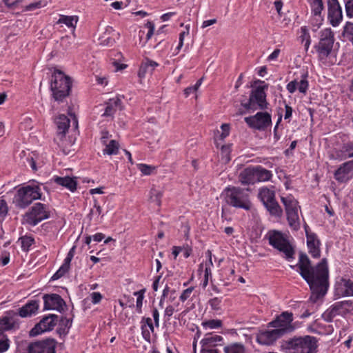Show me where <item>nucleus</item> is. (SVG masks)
<instances>
[{
    "label": "nucleus",
    "mask_w": 353,
    "mask_h": 353,
    "mask_svg": "<svg viewBox=\"0 0 353 353\" xmlns=\"http://www.w3.org/2000/svg\"><path fill=\"white\" fill-rule=\"evenodd\" d=\"M121 100L118 98H113L109 100L103 113V117H110L116 112L117 108L120 105Z\"/></svg>",
    "instance_id": "30"
},
{
    "label": "nucleus",
    "mask_w": 353,
    "mask_h": 353,
    "mask_svg": "<svg viewBox=\"0 0 353 353\" xmlns=\"http://www.w3.org/2000/svg\"><path fill=\"white\" fill-rule=\"evenodd\" d=\"M203 81V78L199 79L194 85L190 86L184 90V94L188 97L191 93L196 92L201 86Z\"/></svg>",
    "instance_id": "51"
},
{
    "label": "nucleus",
    "mask_w": 353,
    "mask_h": 353,
    "mask_svg": "<svg viewBox=\"0 0 353 353\" xmlns=\"http://www.w3.org/2000/svg\"><path fill=\"white\" fill-rule=\"evenodd\" d=\"M78 22L77 16H66L60 15L59 20L57 21V24H64L68 28L74 29Z\"/></svg>",
    "instance_id": "32"
},
{
    "label": "nucleus",
    "mask_w": 353,
    "mask_h": 353,
    "mask_svg": "<svg viewBox=\"0 0 353 353\" xmlns=\"http://www.w3.org/2000/svg\"><path fill=\"white\" fill-rule=\"evenodd\" d=\"M317 343L316 337L307 335L283 341L281 347L288 353H316Z\"/></svg>",
    "instance_id": "2"
},
{
    "label": "nucleus",
    "mask_w": 353,
    "mask_h": 353,
    "mask_svg": "<svg viewBox=\"0 0 353 353\" xmlns=\"http://www.w3.org/2000/svg\"><path fill=\"white\" fill-rule=\"evenodd\" d=\"M351 305L352 302L350 301H343L336 302L334 305H332L330 307V308L327 310L328 314L331 316H335L341 313L342 309H346L347 307H350Z\"/></svg>",
    "instance_id": "29"
},
{
    "label": "nucleus",
    "mask_w": 353,
    "mask_h": 353,
    "mask_svg": "<svg viewBox=\"0 0 353 353\" xmlns=\"http://www.w3.org/2000/svg\"><path fill=\"white\" fill-rule=\"evenodd\" d=\"M189 31H190V26L187 25V26H185V30L183 31L182 32L180 33L179 39V45H178V46L176 47V48L175 50H176V54L179 53V52L180 51V50L183 47L184 38H185V37L186 35L189 34Z\"/></svg>",
    "instance_id": "46"
},
{
    "label": "nucleus",
    "mask_w": 353,
    "mask_h": 353,
    "mask_svg": "<svg viewBox=\"0 0 353 353\" xmlns=\"http://www.w3.org/2000/svg\"><path fill=\"white\" fill-rule=\"evenodd\" d=\"M193 290H194L193 287H190V288H187L186 290H185L182 292V294H181V296L179 297L180 300L183 302L186 301L190 296Z\"/></svg>",
    "instance_id": "57"
},
{
    "label": "nucleus",
    "mask_w": 353,
    "mask_h": 353,
    "mask_svg": "<svg viewBox=\"0 0 353 353\" xmlns=\"http://www.w3.org/2000/svg\"><path fill=\"white\" fill-rule=\"evenodd\" d=\"M332 157L339 160H343L353 157V143H347L342 145L339 150H336L332 154Z\"/></svg>",
    "instance_id": "25"
},
{
    "label": "nucleus",
    "mask_w": 353,
    "mask_h": 353,
    "mask_svg": "<svg viewBox=\"0 0 353 353\" xmlns=\"http://www.w3.org/2000/svg\"><path fill=\"white\" fill-rule=\"evenodd\" d=\"M56 344L53 339L32 343L28 346V353H55Z\"/></svg>",
    "instance_id": "15"
},
{
    "label": "nucleus",
    "mask_w": 353,
    "mask_h": 353,
    "mask_svg": "<svg viewBox=\"0 0 353 353\" xmlns=\"http://www.w3.org/2000/svg\"><path fill=\"white\" fill-rule=\"evenodd\" d=\"M239 181L242 185L255 183L256 182L255 167H248L243 170L239 174Z\"/></svg>",
    "instance_id": "23"
},
{
    "label": "nucleus",
    "mask_w": 353,
    "mask_h": 353,
    "mask_svg": "<svg viewBox=\"0 0 353 353\" xmlns=\"http://www.w3.org/2000/svg\"><path fill=\"white\" fill-rule=\"evenodd\" d=\"M69 268L62 264L59 269L53 274L51 279L54 281L64 276L69 270Z\"/></svg>",
    "instance_id": "50"
},
{
    "label": "nucleus",
    "mask_w": 353,
    "mask_h": 353,
    "mask_svg": "<svg viewBox=\"0 0 353 353\" xmlns=\"http://www.w3.org/2000/svg\"><path fill=\"white\" fill-rule=\"evenodd\" d=\"M102 213V209L98 202L95 200L93 208L91 209L88 216L91 219L93 216L99 217Z\"/></svg>",
    "instance_id": "49"
},
{
    "label": "nucleus",
    "mask_w": 353,
    "mask_h": 353,
    "mask_svg": "<svg viewBox=\"0 0 353 353\" xmlns=\"http://www.w3.org/2000/svg\"><path fill=\"white\" fill-rule=\"evenodd\" d=\"M152 316L154 321V325L158 327L159 326V313L157 308L152 310Z\"/></svg>",
    "instance_id": "63"
},
{
    "label": "nucleus",
    "mask_w": 353,
    "mask_h": 353,
    "mask_svg": "<svg viewBox=\"0 0 353 353\" xmlns=\"http://www.w3.org/2000/svg\"><path fill=\"white\" fill-rule=\"evenodd\" d=\"M145 289L134 292V295L137 296L136 307L139 313L141 312L143 300L144 299Z\"/></svg>",
    "instance_id": "43"
},
{
    "label": "nucleus",
    "mask_w": 353,
    "mask_h": 353,
    "mask_svg": "<svg viewBox=\"0 0 353 353\" xmlns=\"http://www.w3.org/2000/svg\"><path fill=\"white\" fill-rule=\"evenodd\" d=\"M328 19L331 25L336 27L343 19L342 8L338 0H327Z\"/></svg>",
    "instance_id": "17"
},
{
    "label": "nucleus",
    "mask_w": 353,
    "mask_h": 353,
    "mask_svg": "<svg viewBox=\"0 0 353 353\" xmlns=\"http://www.w3.org/2000/svg\"><path fill=\"white\" fill-rule=\"evenodd\" d=\"M18 314L13 310L8 311L6 314L0 319V330L3 332L19 327Z\"/></svg>",
    "instance_id": "18"
},
{
    "label": "nucleus",
    "mask_w": 353,
    "mask_h": 353,
    "mask_svg": "<svg viewBox=\"0 0 353 353\" xmlns=\"http://www.w3.org/2000/svg\"><path fill=\"white\" fill-rule=\"evenodd\" d=\"M58 321L59 316L56 314H49L43 317L30 330V335L32 336H35L43 332L52 330L57 325Z\"/></svg>",
    "instance_id": "13"
},
{
    "label": "nucleus",
    "mask_w": 353,
    "mask_h": 353,
    "mask_svg": "<svg viewBox=\"0 0 353 353\" xmlns=\"http://www.w3.org/2000/svg\"><path fill=\"white\" fill-rule=\"evenodd\" d=\"M45 5H46V3L44 1H37V2H34V3H30L27 6V8H28V10H34V9H36V8L43 7Z\"/></svg>",
    "instance_id": "60"
},
{
    "label": "nucleus",
    "mask_w": 353,
    "mask_h": 353,
    "mask_svg": "<svg viewBox=\"0 0 353 353\" xmlns=\"http://www.w3.org/2000/svg\"><path fill=\"white\" fill-rule=\"evenodd\" d=\"M10 347V340L8 336L0 330V353H3L8 350Z\"/></svg>",
    "instance_id": "40"
},
{
    "label": "nucleus",
    "mask_w": 353,
    "mask_h": 353,
    "mask_svg": "<svg viewBox=\"0 0 353 353\" xmlns=\"http://www.w3.org/2000/svg\"><path fill=\"white\" fill-rule=\"evenodd\" d=\"M285 115H284V119H290L292 114V112H293L292 108L289 105L285 104Z\"/></svg>",
    "instance_id": "64"
},
{
    "label": "nucleus",
    "mask_w": 353,
    "mask_h": 353,
    "mask_svg": "<svg viewBox=\"0 0 353 353\" xmlns=\"http://www.w3.org/2000/svg\"><path fill=\"white\" fill-rule=\"evenodd\" d=\"M301 41L302 42L305 43V50H307L311 43L310 35L309 34L307 28L305 26L301 27Z\"/></svg>",
    "instance_id": "42"
},
{
    "label": "nucleus",
    "mask_w": 353,
    "mask_h": 353,
    "mask_svg": "<svg viewBox=\"0 0 353 353\" xmlns=\"http://www.w3.org/2000/svg\"><path fill=\"white\" fill-rule=\"evenodd\" d=\"M71 88L70 78L60 70H55L52 74L50 90L55 101H62L69 95Z\"/></svg>",
    "instance_id": "3"
},
{
    "label": "nucleus",
    "mask_w": 353,
    "mask_h": 353,
    "mask_svg": "<svg viewBox=\"0 0 353 353\" xmlns=\"http://www.w3.org/2000/svg\"><path fill=\"white\" fill-rule=\"evenodd\" d=\"M142 330V335L144 339H145L148 341H150V330H148L146 327L145 325H142L141 326Z\"/></svg>",
    "instance_id": "62"
},
{
    "label": "nucleus",
    "mask_w": 353,
    "mask_h": 353,
    "mask_svg": "<svg viewBox=\"0 0 353 353\" xmlns=\"http://www.w3.org/2000/svg\"><path fill=\"white\" fill-rule=\"evenodd\" d=\"M145 27L148 29V32L146 35V39L148 41L154 34V24L152 21H148L145 24Z\"/></svg>",
    "instance_id": "58"
},
{
    "label": "nucleus",
    "mask_w": 353,
    "mask_h": 353,
    "mask_svg": "<svg viewBox=\"0 0 353 353\" xmlns=\"http://www.w3.org/2000/svg\"><path fill=\"white\" fill-rule=\"evenodd\" d=\"M49 216L48 208L43 203H37L31 208L30 211L26 214L24 219L27 223L36 225L41 221L49 218Z\"/></svg>",
    "instance_id": "10"
},
{
    "label": "nucleus",
    "mask_w": 353,
    "mask_h": 353,
    "mask_svg": "<svg viewBox=\"0 0 353 353\" xmlns=\"http://www.w3.org/2000/svg\"><path fill=\"white\" fill-rule=\"evenodd\" d=\"M256 171V180L258 181H268L270 180L272 174L270 170H268L261 166L255 167Z\"/></svg>",
    "instance_id": "33"
},
{
    "label": "nucleus",
    "mask_w": 353,
    "mask_h": 353,
    "mask_svg": "<svg viewBox=\"0 0 353 353\" xmlns=\"http://www.w3.org/2000/svg\"><path fill=\"white\" fill-rule=\"evenodd\" d=\"M41 189L39 185H26L20 188L14 198L16 206L25 208L34 200L41 199Z\"/></svg>",
    "instance_id": "6"
},
{
    "label": "nucleus",
    "mask_w": 353,
    "mask_h": 353,
    "mask_svg": "<svg viewBox=\"0 0 353 353\" xmlns=\"http://www.w3.org/2000/svg\"><path fill=\"white\" fill-rule=\"evenodd\" d=\"M244 121L250 128L261 131L272 124L271 115L266 112H259L253 116L245 117Z\"/></svg>",
    "instance_id": "11"
},
{
    "label": "nucleus",
    "mask_w": 353,
    "mask_h": 353,
    "mask_svg": "<svg viewBox=\"0 0 353 353\" xmlns=\"http://www.w3.org/2000/svg\"><path fill=\"white\" fill-rule=\"evenodd\" d=\"M53 181L58 185L66 188L71 192H74L77 189V183L74 178L70 176H54Z\"/></svg>",
    "instance_id": "27"
},
{
    "label": "nucleus",
    "mask_w": 353,
    "mask_h": 353,
    "mask_svg": "<svg viewBox=\"0 0 353 353\" xmlns=\"http://www.w3.org/2000/svg\"><path fill=\"white\" fill-rule=\"evenodd\" d=\"M8 212V208L6 201L3 199L0 200V223L5 219Z\"/></svg>",
    "instance_id": "52"
},
{
    "label": "nucleus",
    "mask_w": 353,
    "mask_h": 353,
    "mask_svg": "<svg viewBox=\"0 0 353 353\" xmlns=\"http://www.w3.org/2000/svg\"><path fill=\"white\" fill-rule=\"evenodd\" d=\"M44 302L43 310H54L59 312L64 310L65 303L61 296L57 294H45L43 296Z\"/></svg>",
    "instance_id": "16"
},
{
    "label": "nucleus",
    "mask_w": 353,
    "mask_h": 353,
    "mask_svg": "<svg viewBox=\"0 0 353 353\" xmlns=\"http://www.w3.org/2000/svg\"><path fill=\"white\" fill-rule=\"evenodd\" d=\"M230 145H222L221 148V154L222 155V159L225 162H228L230 160Z\"/></svg>",
    "instance_id": "53"
},
{
    "label": "nucleus",
    "mask_w": 353,
    "mask_h": 353,
    "mask_svg": "<svg viewBox=\"0 0 353 353\" xmlns=\"http://www.w3.org/2000/svg\"><path fill=\"white\" fill-rule=\"evenodd\" d=\"M223 340L222 336L219 335L214 336H206L201 341L203 346H213L216 343L220 342Z\"/></svg>",
    "instance_id": "38"
},
{
    "label": "nucleus",
    "mask_w": 353,
    "mask_h": 353,
    "mask_svg": "<svg viewBox=\"0 0 353 353\" xmlns=\"http://www.w3.org/2000/svg\"><path fill=\"white\" fill-rule=\"evenodd\" d=\"M223 195L225 202L234 208L249 210L252 204L249 199V194L245 189L237 187L226 188Z\"/></svg>",
    "instance_id": "4"
},
{
    "label": "nucleus",
    "mask_w": 353,
    "mask_h": 353,
    "mask_svg": "<svg viewBox=\"0 0 353 353\" xmlns=\"http://www.w3.org/2000/svg\"><path fill=\"white\" fill-rule=\"evenodd\" d=\"M159 64L148 58H145L141 64L138 72V76L140 79H143L146 74H152Z\"/></svg>",
    "instance_id": "26"
},
{
    "label": "nucleus",
    "mask_w": 353,
    "mask_h": 353,
    "mask_svg": "<svg viewBox=\"0 0 353 353\" xmlns=\"http://www.w3.org/2000/svg\"><path fill=\"white\" fill-rule=\"evenodd\" d=\"M334 296L339 298L353 296V281L346 277H337L334 284Z\"/></svg>",
    "instance_id": "14"
},
{
    "label": "nucleus",
    "mask_w": 353,
    "mask_h": 353,
    "mask_svg": "<svg viewBox=\"0 0 353 353\" xmlns=\"http://www.w3.org/2000/svg\"><path fill=\"white\" fill-rule=\"evenodd\" d=\"M72 325V321L66 318H61L59 321V330H63V332H67L68 329Z\"/></svg>",
    "instance_id": "48"
},
{
    "label": "nucleus",
    "mask_w": 353,
    "mask_h": 353,
    "mask_svg": "<svg viewBox=\"0 0 353 353\" xmlns=\"http://www.w3.org/2000/svg\"><path fill=\"white\" fill-rule=\"evenodd\" d=\"M345 12L349 18L353 17V0H348L345 3Z\"/></svg>",
    "instance_id": "56"
},
{
    "label": "nucleus",
    "mask_w": 353,
    "mask_h": 353,
    "mask_svg": "<svg viewBox=\"0 0 353 353\" xmlns=\"http://www.w3.org/2000/svg\"><path fill=\"white\" fill-rule=\"evenodd\" d=\"M293 321L292 314L288 312H283L277 318L270 322L269 325L275 328L281 336L285 334L291 332L294 330V327L292 325Z\"/></svg>",
    "instance_id": "12"
},
{
    "label": "nucleus",
    "mask_w": 353,
    "mask_h": 353,
    "mask_svg": "<svg viewBox=\"0 0 353 353\" xmlns=\"http://www.w3.org/2000/svg\"><path fill=\"white\" fill-rule=\"evenodd\" d=\"M353 161L344 163L334 173L335 179L340 182L348 181L352 176Z\"/></svg>",
    "instance_id": "20"
},
{
    "label": "nucleus",
    "mask_w": 353,
    "mask_h": 353,
    "mask_svg": "<svg viewBox=\"0 0 353 353\" xmlns=\"http://www.w3.org/2000/svg\"><path fill=\"white\" fill-rule=\"evenodd\" d=\"M319 41L314 46L320 60H324L330 54L334 42V33L331 28H325L319 33Z\"/></svg>",
    "instance_id": "8"
},
{
    "label": "nucleus",
    "mask_w": 353,
    "mask_h": 353,
    "mask_svg": "<svg viewBox=\"0 0 353 353\" xmlns=\"http://www.w3.org/2000/svg\"><path fill=\"white\" fill-rule=\"evenodd\" d=\"M259 197L263 203L265 204L274 199V192L268 188H261L259 193Z\"/></svg>",
    "instance_id": "35"
},
{
    "label": "nucleus",
    "mask_w": 353,
    "mask_h": 353,
    "mask_svg": "<svg viewBox=\"0 0 353 353\" xmlns=\"http://www.w3.org/2000/svg\"><path fill=\"white\" fill-rule=\"evenodd\" d=\"M174 312V308L172 305L167 306L164 311V317H167V320L169 321L170 316H172Z\"/></svg>",
    "instance_id": "61"
},
{
    "label": "nucleus",
    "mask_w": 353,
    "mask_h": 353,
    "mask_svg": "<svg viewBox=\"0 0 353 353\" xmlns=\"http://www.w3.org/2000/svg\"><path fill=\"white\" fill-rule=\"evenodd\" d=\"M296 267L300 275L309 285L314 300L327 293L329 288V270L325 258L315 266H312L307 254L300 253Z\"/></svg>",
    "instance_id": "1"
},
{
    "label": "nucleus",
    "mask_w": 353,
    "mask_h": 353,
    "mask_svg": "<svg viewBox=\"0 0 353 353\" xmlns=\"http://www.w3.org/2000/svg\"><path fill=\"white\" fill-rule=\"evenodd\" d=\"M105 146L103 150V154L104 155H114L117 154L119 150V144L115 140H110L109 142L106 143V144H103Z\"/></svg>",
    "instance_id": "34"
},
{
    "label": "nucleus",
    "mask_w": 353,
    "mask_h": 353,
    "mask_svg": "<svg viewBox=\"0 0 353 353\" xmlns=\"http://www.w3.org/2000/svg\"><path fill=\"white\" fill-rule=\"evenodd\" d=\"M281 336L279 332H277L275 329L272 330H265L257 334L256 341L261 345H269Z\"/></svg>",
    "instance_id": "19"
},
{
    "label": "nucleus",
    "mask_w": 353,
    "mask_h": 353,
    "mask_svg": "<svg viewBox=\"0 0 353 353\" xmlns=\"http://www.w3.org/2000/svg\"><path fill=\"white\" fill-rule=\"evenodd\" d=\"M163 196V192L156 188H152L150 192V201L155 203L157 206L161 205V198Z\"/></svg>",
    "instance_id": "37"
},
{
    "label": "nucleus",
    "mask_w": 353,
    "mask_h": 353,
    "mask_svg": "<svg viewBox=\"0 0 353 353\" xmlns=\"http://www.w3.org/2000/svg\"><path fill=\"white\" fill-rule=\"evenodd\" d=\"M312 9V12L315 16H320L323 10L322 0H307Z\"/></svg>",
    "instance_id": "36"
},
{
    "label": "nucleus",
    "mask_w": 353,
    "mask_h": 353,
    "mask_svg": "<svg viewBox=\"0 0 353 353\" xmlns=\"http://www.w3.org/2000/svg\"><path fill=\"white\" fill-rule=\"evenodd\" d=\"M21 248L24 251L28 250L29 248L33 244L34 239L31 236H23L20 239Z\"/></svg>",
    "instance_id": "47"
},
{
    "label": "nucleus",
    "mask_w": 353,
    "mask_h": 353,
    "mask_svg": "<svg viewBox=\"0 0 353 353\" xmlns=\"http://www.w3.org/2000/svg\"><path fill=\"white\" fill-rule=\"evenodd\" d=\"M205 329H218L222 326V321L219 319H211L201 323Z\"/></svg>",
    "instance_id": "39"
},
{
    "label": "nucleus",
    "mask_w": 353,
    "mask_h": 353,
    "mask_svg": "<svg viewBox=\"0 0 353 353\" xmlns=\"http://www.w3.org/2000/svg\"><path fill=\"white\" fill-rule=\"evenodd\" d=\"M39 308V301L37 300H30L19 308L17 313L18 316L22 318L30 317L38 312Z\"/></svg>",
    "instance_id": "21"
},
{
    "label": "nucleus",
    "mask_w": 353,
    "mask_h": 353,
    "mask_svg": "<svg viewBox=\"0 0 353 353\" xmlns=\"http://www.w3.org/2000/svg\"><path fill=\"white\" fill-rule=\"evenodd\" d=\"M307 234V243L309 249V252L313 258L317 259L321 256V251L319 249L320 242L316 239L315 234H310L306 230Z\"/></svg>",
    "instance_id": "24"
},
{
    "label": "nucleus",
    "mask_w": 353,
    "mask_h": 353,
    "mask_svg": "<svg viewBox=\"0 0 353 353\" xmlns=\"http://www.w3.org/2000/svg\"><path fill=\"white\" fill-rule=\"evenodd\" d=\"M268 85L258 86L251 91L248 101L241 103V106L248 111H255L258 109L265 110L268 108V103L266 101V93L265 90Z\"/></svg>",
    "instance_id": "7"
},
{
    "label": "nucleus",
    "mask_w": 353,
    "mask_h": 353,
    "mask_svg": "<svg viewBox=\"0 0 353 353\" xmlns=\"http://www.w3.org/2000/svg\"><path fill=\"white\" fill-rule=\"evenodd\" d=\"M264 205L272 215L277 217L282 216L283 210L279 203L275 201V199L266 203Z\"/></svg>",
    "instance_id": "31"
},
{
    "label": "nucleus",
    "mask_w": 353,
    "mask_h": 353,
    "mask_svg": "<svg viewBox=\"0 0 353 353\" xmlns=\"http://www.w3.org/2000/svg\"><path fill=\"white\" fill-rule=\"evenodd\" d=\"M114 42V39L106 34L99 38V43L103 46H112Z\"/></svg>",
    "instance_id": "45"
},
{
    "label": "nucleus",
    "mask_w": 353,
    "mask_h": 353,
    "mask_svg": "<svg viewBox=\"0 0 353 353\" xmlns=\"http://www.w3.org/2000/svg\"><path fill=\"white\" fill-rule=\"evenodd\" d=\"M266 236L270 245L283 252L287 260L290 261L294 259V250L285 234L277 230H270Z\"/></svg>",
    "instance_id": "5"
},
{
    "label": "nucleus",
    "mask_w": 353,
    "mask_h": 353,
    "mask_svg": "<svg viewBox=\"0 0 353 353\" xmlns=\"http://www.w3.org/2000/svg\"><path fill=\"white\" fill-rule=\"evenodd\" d=\"M221 299H219L218 297H214L213 299H211L208 302L211 308L213 310H216V311L219 310L221 309Z\"/></svg>",
    "instance_id": "55"
},
{
    "label": "nucleus",
    "mask_w": 353,
    "mask_h": 353,
    "mask_svg": "<svg viewBox=\"0 0 353 353\" xmlns=\"http://www.w3.org/2000/svg\"><path fill=\"white\" fill-rule=\"evenodd\" d=\"M91 301L93 304L99 303L102 299V295L100 292H92L90 294Z\"/></svg>",
    "instance_id": "59"
},
{
    "label": "nucleus",
    "mask_w": 353,
    "mask_h": 353,
    "mask_svg": "<svg viewBox=\"0 0 353 353\" xmlns=\"http://www.w3.org/2000/svg\"><path fill=\"white\" fill-rule=\"evenodd\" d=\"M206 257L208 258L207 261L205 263H202L199 265V271H203V268H208V269H211L213 267V263L212 261V252L210 250H208L205 253Z\"/></svg>",
    "instance_id": "44"
},
{
    "label": "nucleus",
    "mask_w": 353,
    "mask_h": 353,
    "mask_svg": "<svg viewBox=\"0 0 353 353\" xmlns=\"http://www.w3.org/2000/svg\"><path fill=\"white\" fill-rule=\"evenodd\" d=\"M55 123L57 126V134L61 137L67 132L70 127V120L64 114L59 115L56 119Z\"/></svg>",
    "instance_id": "28"
},
{
    "label": "nucleus",
    "mask_w": 353,
    "mask_h": 353,
    "mask_svg": "<svg viewBox=\"0 0 353 353\" xmlns=\"http://www.w3.org/2000/svg\"><path fill=\"white\" fill-rule=\"evenodd\" d=\"M224 352L225 353H245L243 345L238 343L225 347Z\"/></svg>",
    "instance_id": "41"
},
{
    "label": "nucleus",
    "mask_w": 353,
    "mask_h": 353,
    "mask_svg": "<svg viewBox=\"0 0 353 353\" xmlns=\"http://www.w3.org/2000/svg\"><path fill=\"white\" fill-rule=\"evenodd\" d=\"M307 77V74L305 73L302 76L303 79L299 81L297 80H293L289 82L286 85L288 91L292 94L298 90L301 93L305 94L309 86L308 81L306 79Z\"/></svg>",
    "instance_id": "22"
},
{
    "label": "nucleus",
    "mask_w": 353,
    "mask_h": 353,
    "mask_svg": "<svg viewBox=\"0 0 353 353\" xmlns=\"http://www.w3.org/2000/svg\"><path fill=\"white\" fill-rule=\"evenodd\" d=\"M281 201L285 206L287 219L290 228L294 230L300 228L299 208L297 201L291 195L281 197Z\"/></svg>",
    "instance_id": "9"
},
{
    "label": "nucleus",
    "mask_w": 353,
    "mask_h": 353,
    "mask_svg": "<svg viewBox=\"0 0 353 353\" xmlns=\"http://www.w3.org/2000/svg\"><path fill=\"white\" fill-rule=\"evenodd\" d=\"M137 167L145 175H150L154 169V167L143 163L138 164Z\"/></svg>",
    "instance_id": "54"
}]
</instances>
